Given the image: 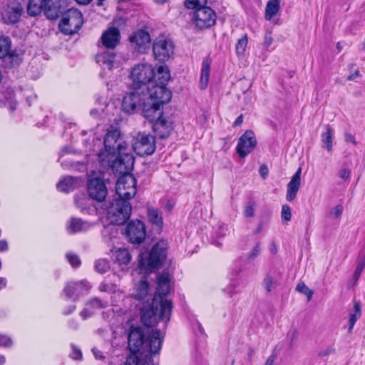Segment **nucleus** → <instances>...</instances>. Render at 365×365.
<instances>
[{"instance_id":"1a4fd4ad","label":"nucleus","mask_w":365,"mask_h":365,"mask_svg":"<svg viewBox=\"0 0 365 365\" xmlns=\"http://www.w3.org/2000/svg\"><path fill=\"white\" fill-rule=\"evenodd\" d=\"M144 101H145V91L133 87V91L127 93L122 101V109L128 113H134L141 110L143 113Z\"/></svg>"},{"instance_id":"2f4dec72","label":"nucleus","mask_w":365,"mask_h":365,"mask_svg":"<svg viewBox=\"0 0 365 365\" xmlns=\"http://www.w3.org/2000/svg\"><path fill=\"white\" fill-rule=\"evenodd\" d=\"M322 148L331 153L333 148V132L330 125H325V131L322 133Z\"/></svg>"},{"instance_id":"c756f323","label":"nucleus","mask_w":365,"mask_h":365,"mask_svg":"<svg viewBox=\"0 0 365 365\" xmlns=\"http://www.w3.org/2000/svg\"><path fill=\"white\" fill-rule=\"evenodd\" d=\"M46 0H29L27 6V12L29 15L36 16L44 11V6Z\"/></svg>"},{"instance_id":"a878e982","label":"nucleus","mask_w":365,"mask_h":365,"mask_svg":"<svg viewBox=\"0 0 365 365\" xmlns=\"http://www.w3.org/2000/svg\"><path fill=\"white\" fill-rule=\"evenodd\" d=\"M61 1V0H46L44 6V14L48 19H56L61 14H63V8Z\"/></svg>"},{"instance_id":"e2e57ef3","label":"nucleus","mask_w":365,"mask_h":365,"mask_svg":"<svg viewBox=\"0 0 365 365\" xmlns=\"http://www.w3.org/2000/svg\"><path fill=\"white\" fill-rule=\"evenodd\" d=\"M92 351L97 359H102L104 358L103 353L97 348H93Z\"/></svg>"},{"instance_id":"6e6d98bb","label":"nucleus","mask_w":365,"mask_h":365,"mask_svg":"<svg viewBox=\"0 0 365 365\" xmlns=\"http://www.w3.org/2000/svg\"><path fill=\"white\" fill-rule=\"evenodd\" d=\"M343 212V207L340 205L336 206L332 209L331 211V215L333 216L334 218H338L339 217Z\"/></svg>"},{"instance_id":"e433bc0d","label":"nucleus","mask_w":365,"mask_h":365,"mask_svg":"<svg viewBox=\"0 0 365 365\" xmlns=\"http://www.w3.org/2000/svg\"><path fill=\"white\" fill-rule=\"evenodd\" d=\"M155 76L158 78V84L164 86H165L170 77L168 68L165 66H160L158 68L157 73H155Z\"/></svg>"},{"instance_id":"4be33fe9","label":"nucleus","mask_w":365,"mask_h":365,"mask_svg":"<svg viewBox=\"0 0 365 365\" xmlns=\"http://www.w3.org/2000/svg\"><path fill=\"white\" fill-rule=\"evenodd\" d=\"M130 42L135 45V49L139 53H144L147 46L150 42V36L148 32L144 30H138L130 37Z\"/></svg>"},{"instance_id":"412c9836","label":"nucleus","mask_w":365,"mask_h":365,"mask_svg":"<svg viewBox=\"0 0 365 365\" xmlns=\"http://www.w3.org/2000/svg\"><path fill=\"white\" fill-rule=\"evenodd\" d=\"M120 38V34L117 28H110L105 31L101 38V41L103 47L113 51L118 44Z\"/></svg>"},{"instance_id":"7ed1b4c3","label":"nucleus","mask_w":365,"mask_h":365,"mask_svg":"<svg viewBox=\"0 0 365 365\" xmlns=\"http://www.w3.org/2000/svg\"><path fill=\"white\" fill-rule=\"evenodd\" d=\"M145 91V101H144L143 116L153 120L155 115L161 113L160 107L168 103L172 97L171 92L164 86L151 83Z\"/></svg>"},{"instance_id":"39448f33","label":"nucleus","mask_w":365,"mask_h":365,"mask_svg":"<svg viewBox=\"0 0 365 365\" xmlns=\"http://www.w3.org/2000/svg\"><path fill=\"white\" fill-rule=\"evenodd\" d=\"M166 250L167 244L161 240L153 247L148 259H145L143 254H140L138 267L140 271L148 273L160 267L166 258Z\"/></svg>"},{"instance_id":"72a5a7b5","label":"nucleus","mask_w":365,"mask_h":365,"mask_svg":"<svg viewBox=\"0 0 365 365\" xmlns=\"http://www.w3.org/2000/svg\"><path fill=\"white\" fill-rule=\"evenodd\" d=\"M280 9V0H269L266 5L265 19L271 20Z\"/></svg>"},{"instance_id":"bf43d9fd","label":"nucleus","mask_w":365,"mask_h":365,"mask_svg":"<svg viewBox=\"0 0 365 365\" xmlns=\"http://www.w3.org/2000/svg\"><path fill=\"white\" fill-rule=\"evenodd\" d=\"M344 140L346 142L351 143L354 145H357V142L355 140L354 135H353L350 133H345V134H344Z\"/></svg>"},{"instance_id":"c85d7f7f","label":"nucleus","mask_w":365,"mask_h":365,"mask_svg":"<svg viewBox=\"0 0 365 365\" xmlns=\"http://www.w3.org/2000/svg\"><path fill=\"white\" fill-rule=\"evenodd\" d=\"M79 185L78 179L71 176L64 177L56 185L57 189L61 192L73 191Z\"/></svg>"},{"instance_id":"9d476101","label":"nucleus","mask_w":365,"mask_h":365,"mask_svg":"<svg viewBox=\"0 0 365 365\" xmlns=\"http://www.w3.org/2000/svg\"><path fill=\"white\" fill-rule=\"evenodd\" d=\"M137 192L136 180L132 174L122 175L115 184V193L118 198L129 201Z\"/></svg>"},{"instance_id":"a211bd4d","label":"nucleus","mask_w":365,"mask_h":365,"mask_svg":"<svg viewBox=\"0 0 365 365\" xmlns=\"http://www.w3.org/2000/svg\"><path fill=\"white\" fill-rule=\"evenodd\" d=\"M257 145V140L254 133L251 130H247L240 138L236 150L240 158H245Z\"/></svg>"},{"instance_id":"680f3d73","label":"nucleus","mask_w":365,"mask_h":365,"mask_svg":"<svg viewBox=\"0 0 365 365\" xmlns=\"http://www.w3.org/2000/svg\"><path fill=\"white\" fill-rule=\"evenodd\" d=\"M269 170L266 165H262L259 168V173L263 179H266L268 175Z\"/></svg>"},{"instance_id":"4468645a","label":"nucleus","mask_w":365,"mask_h":365,"mask_svg":"<svg viewBox=\"0 0 365 365\" xmlns=\"http://www.w3.org/2000/svg\"><path fill=\"white\" fill-rule=\"evenodd\" d=\"M133 148L140 156L152 155L155 150V138L151 135L139 133L135 138Z\"/></svg>"},{"instance_id":"603ef678","label":"nucleus","mask_w":365,"mask_h":365,"mask_svg":"<svg viewBox=\"0 0 365 365\" xmlns=\"http://www.w3.org/2000/svg\"><path fill=\"white\" fill-rule=\"evenodd\" d=\"M272 277L270 275L267 274L263 280V286L268 292H270L272 291Z\"/></svg>"},{"instance_id":"5701e85b","label":"nucleus","mask_w":365,"mask_h":365,"mask_svg":"<svg viewBox=\"0 0 365 365\" xmlns=\"http://www.w3.org/2000/svg\"><path fill=\"white\" fill-rule=\"evenodd\" d=\"M301 173L302 168L299 167L287 184L286 200L288 202L293 201L297 197L301 185Z\"/></svg>"},{"instance_id":"338daca9","label":"nucleus","mask_w":365,"mask_h":365,"mask_svg":"<svg viewBox=\"0 0 365 365\" xmlns=\"http://www.w3.org/2000/svg\"><path fill=\"white\" fill-rule=\"evenodd\" d=\"M361 76L359 70H356L354 73L349 75L346 78L347 81H354L356 78Z\"/></svg>"},{"instance_id":"0e129e2a","label":"nucleus","mask_w":365,"mask_h":365,"mask_svg":"<svg viewBox=\"0 0 365 365\" xmlns=\"http://www.w3.org/2000/svg\"><path fill=\"white\" fill-rule=\"evenodd\" d=\"M276 358H277V356L275 354L270 355L268 357V359H267L264 365H275L274 362H275Z\"/></svg>"},{"instance_id":"b1692460","label":"nucleus","mask_w":365,"mask_h":365,"mask_svg":"<svg viewBox=\"0 0 365 365\" xmlns=\"http://www.w3.org/2000/svg\"><path fill=\"white\" fill-rule=\"evenodd\" d=\"M116 58V53L113 51H106L98 53L96 60L103 69L111 70L118 65Z\"/></svg>"},{"instance_id":"f704fd0d","label":"nucleus","mask_w":365,"mask_h":365,"mask_svg":"<svg viewBox=\"0 0 365 365\" xmlns=\"http://www.w3.org/2000/svg\"><path fill=\"white\" fill-rule=\"evenodd\" d=\"M11 41L9 37H0V58L11 56Z\"/></svg>"},{"instance_id":"2eb2a0df","label":"nucleus","mask_w":365,"mask_h":365,"mask_svg":"<svg viewBox=\"0 0 365 365\" xmlns=\"http://www.w3.org/2000/svg\"><path fill=\"white\" fill-rule=\"evenodd\" d=\"M194 21L200 29L209 28L215 24L216 14L211 8L203 6L195 9Z\"/></svg>"},{"instance_id":"5fc2aeb1","label":"nucleus","mask_w":365,"mask_h":365,"mask_svg":"<svg viewBox=\"0 0 365 365\" xmlns=\"http://www.w3.org/2000/svg\"><path fill=\"white\" fill-rule=\"evenodd\" d=\"M138 362L137 358L134 356H128L125 365H143L142 363ZM144 365H152L149 361Z\"/></svg>"},{"instance_id":"cd10ccee","label":"nucleus","mask_w":365,"mask_h":365,"mask_svg":"<svg viewBox=\"0 0 365 365\" xmlns=\"http://www.w3.org/2000/svg\"><path fill=\"white\" fill-rule=\"evenodd\" d=\"M113 260L119 265H127L130 263L132 257L128 250L118 248L112 250Z\"/></svg>"},{"instance_id":"864d4df0","label":"nucleus","mask_w":365,"mask_h":365,"mask_svg":"<svg viewBox=\"0 0 365 365\" xmlns=\"http://www.w3.org/2000/svg\"><path fill=\"white\" fill-rule=\"evenodd\" d=\"M227 226L225 224H222L219 225L217 230L215 232V235L218 237H223L227 235Z\"/></svg>"},{"instance_id":"20e7f679","label":"nucleus","mask_w":365,"mask_h":365,"mask_svg":"<svg viewBox=\"0 0 365 365\" xmlns=\"http://www.w3.org/2000/svg\"><path fill=\"white\" fill-rule=\"evenodd\" d=\"M104 150H101L98 155L103 164L109 165L111 159L118 152L128 149V143L123 140L118 129L108 130L104 137Z\"/></svg>"},{"instance_id":"f3484780","label":"nucleus","mask_w":365,"mask_h":365,"mask_svg":"<svg viewBox=\"0 0 365 365\" xmlns=\"http://www.w3.org/2000/svg\"><path fill=\"white\" fill-rule=\"evenodd\" d=\"M24 8L18 1H11L4 6L1 10V18L6 24L17 23L23 14Z\"/></svg>"},{"instance_id":"423d86ee","label":"nucleus","mask_w":365,"mask_h":365,"mask_svg":"<svg viewBox=\"0 0 365 365\" xmlns=\"http://www.w3.org/2000/svg\"><path fill=\"white\" fill-rule=\"evenodd\" d=\"M131 211L129 201L117 197L112 200L108 207L107 218L111 224L121 225L129 220Z\"/></svg>"},{"instance_id":"3c124183","label":"nucleus","mask_w":365,"mask_h":365,"mask_svg":"<svg viewBox=\"0 0 365 365\" xmlns=\"http://www.w3.org/2000/svg\"><path fill=\"white\" fill-rule=\"evenodd\" d=\"M68 148H64L62 151H61V154L60 155V157H59V160H61V165L63 167H65V168H69V167H71L73 166V164L72 163H69V164H67L66 163V161L67 160H70L71 159L70 158H66L64 159V155L66 153H68Z\"/></svg>"},{"instance_id":"dca6fc26","label":"nucleus","mask_w":365,"mask_h":365,"mask_svg":"<svg viewBox=\"0 0 365 365\" xmlns=\"http://www.w3.org/2000/svg\"><path fill=\"white\" fill-rule=\"evenodd\" d=\"M125 233L130 243L140 244L146 236L145 225L140 220H132L128 224Z\"/></svg>"},{"instance_id":"79ce46f5","label":"nucleus","mask_w":365,"mask_h":365,"mask_svg":"<svg viewBox=\"0 0 365 365\" xmlns=\"http://www.w3.org/2000/svg\"><path fill=\"white\" fill-rule=\"evenodd\" d=\"M247 45V38L244 36L238 40L236 45V52L238 55H243Z\"/></svg>"},{"instance_id":"ea45409f","label":"nucleus","mask_w":365,"mask_h":365,"mask_svg":"<svg viewBox=\"0 0 365 365\" xmlns=\"http://www.w3.org/2000/svg\"><path fill=\"white\" fill-rule=\"evenodd\" d=\"M95 269L98 272L104 274L110 269V263L105 259H100L96 262Z\"/></svg>"},{"instance_id":"c03bdc74","label":"nucleus","mask_w":365,"mask_h":365,"mask_svg":"<svg viewBox=\"0 0 365 365\" xmlns=\"http://www.w3.org/2000/svg\"><path fill=\"white\" fill-rule=\"evenodd\" d=\"M260 251H261V243L259 242L254 246V247L247 254V259L249 261H253L259 256Z\"/></svg>"},{"instance_id":"9b49d317","label":"nucleus","mask_w":365,"mask_h":365,"mask_svg":"<svg viewBox=\"0 0 365 365\" xmlns=\"http://www.w3.org/2000/svg\"><path fill=\"white\" fill-rule=\"evenodd\" d=\"M175 46L173 42L164 36L156 38L153 43V52L155 60L165 62L174 55Z\"/></svg>"},{"instance_id":"4c0bfd02","label":"nucleus","mask_w":365,"mask_h":365,"mask_svg":"<svg viewBox=\"0 0 365 365\" xmlns=\"http://www.w3.org/2000/svg\"><path fill=\"white\" fill-rule=\"evenodd\" d=\"M89 199L83 193L75 196V202L82 212L90 213V207L88 206Z\"/></svg>"},{"instance_id":"69168bd1","label":"nucleus","mask_w":365,"mask_h":365,"mask_svg":"<svg viewBox=\"0 0 365 365\" xmlns=\"http://www.w3.org/2000/svg\"><path fill=\"white\" fill-rule=\"evenodd\" d=\"M272 40L273 39H272L271 34H266L265 37H264V44H265V46L267 47H269L272 44Z\"/></svg>"},{"instance_id":"a18cd8bd","label":"nucleus","mask_w":365,"mask_h":365,"mask_svg":"<svg viewBox=\"0 0 365 365\" xmlns=\"http://www.w3.org/2000/svg\"><path fill=\"white\" fill-rule=\"evenodd\" d=\"M66 258L72 267H78L81 265V262L78 255L69 252L67 253Z\"/></svg>"},{"instance_id":"09e8293b","label":"nucleus","mask_w":365,"mask_h":365,"mask_svg":"<svg viewBox=\"0 0 365 365\" xmlns=\"http://www.w3.org/2000/svg\"><path fill=\"white\" fill-rule=\"evenodd\" d=\"M282 218L285 221H290L292 218V212L290 207L287 205H282Z\"/></svg>"},{"instance_id":"13d9d810","label":"nucleus","mask_w":365,"mask_h":365,"mask_svg":"<svg viewBox=\"0 0 365 365\" xmlns=\"http://www.w3.org/2000/svg\"><path fill=\"white\" fill-rule=\"evenodd\" d=\"M11 344V340L6 336L0 335V346H9Z\"/></svg>"},{"instance_id":"052dcab7","label":"nucleus","mask_w":365,"mask_h":365,"mask_svg":"<svg viewBox=\"0 0 365 365\" xmlns=\"http://www.w3.org/2000/svg\"><path fill=\"white\" fill-rule=\"evenodd\" d=\"M350 173H351L350 170H349V169H342L341 170L339 171V176L341 179L345 180H346V179H348L349 178Z\"/></svg>"},{"instance_id":"aec40b11","label":"nucleus","mask_w":365,"mask_h":365,"mask_svg":"<svg viewBox=\"0 0 365 365\" xmlns=\"http://www.w3.org/2000/svg\"><path fill=\"white\" fill-rule=\"evenodd\" d=\"M90 289L91 286L87 281L81 280L68 283L63 292L67 297L77 299L81 295L87 294Z\"/></svg>"},{"instance_id":"f257e3e1","label":"nucleus","mask_w":365,"mask_h":365,"mask_svg":"<svg viewBox=\"0 0 365 365\" xmlns=\"http://www.w3.org/2000/svg\"><path fill=\"white\" fill-rule=\"evenodd\" d=\"M170 276L163 271L158 277L157 294L153 299L151 307L144 305L141 309V321L148 327L154 326L158 319L168 322L172 313V302L165 297L170 292Z\"/></svg>"},{"instance_id":"49530a36","label":"nucleus","mask_w":365,"mask_h":365,"mask_svg":"<svg viewBox=\"0 0 365 365\" xmlns=\"http://www.w3.org/2000/svg\"><path fill=\"white\" fill-rule=\"evenodd\" d=\"M365 267V253L364 255L360 259L359 262L356 268L354 273V278L356 281L358 280L360 277L363 269Z\"/></svg>"},{"instance_id":"6e6552de","label":"nucleus","mask_w":365,"mask_h":365,"mask_svg":"<svg viewBox=\"0 0 365 365\" xmlns=\"http://www.w3.org/2000/svg\"><path fill=\"white\" fill-rule=\"evenodd\" d=\"M133 87L145 91L148 83H152L155 77L154 68L148 63H139L135 66L130 73Z\"/></svg>"},{"instance_id":"58836bf2","label":"nucleus","mask_w":365,"mask_h":365,"mask_svg":"<svg viewBox=\"0 0 365 365\" xmlns=\"http://www.w3.org/2000/svg\"><path fill=\"white\" fill-rule=\"evenodd\" d=\"M210 71V63L207 62H203L200 81V87L201 89H205L207 86L209 81Z\"/></svg>"},{"instance_id":"7c9ffc66","label":"nucleus","mask_w":365,"mask_h":365,"mask_svg":"<svg viewBox=\"0 0 365 365\" xmlns=\"http://www.w3.org/2000/svg\"><path fill=\"white\" fill-rule=\"evenodd\" d=\"M361 304L359 302L355 301L354 303L353 309L351 310V312L349 313V327H348L349 333H351L353 327H354L356 322L361 317Z\"/></svg>"},{"instance_id":"4d7b16f0","label":"nucleus","mask_w":365,"mask_h":365,"mask_svg":"<svg viewBox=\"0 0 365 365\" xmlns=\"http://www.w3.org/2000/svg\"><path fill=\"white\" fill-rule=\"evenodd\" d=\"M244 215L246 217H252L255 215V210L252 205H247L245 207Z\"/></svg>"},{"instance_id":"37998d69","label":"nucleus","mask_w":365,"mask_h":365,"mask_svg":"<svg viewBox=\"0 0 365 365\" xmlns=\"http://www.w3.org/2000/svg\"><path fill=\"white\" fill-rule=\"evenodd\" d=\"M207 0H186L185 6L187 9H197L205 6Z\"/></svg>"},{"instance_id":"6ab92c4d","label":"nucleus","mask_w":365,"mask_h":365,"mask_svg":"<svg viewBox=\"0 0 365 365\" xmlns=\"http://www.w3.org/2000/svg\"><path fill=\"white\" fill-rule=\"evenodd\" d=\"M155 120L153 125V130L159 138L163 139L167 138L171 134L173 129V123L164 118L162 115V113L159 115H155V118L152 120Z\"/></svg>"},{"instance_id":"473e14b6","label":"nucleus","mask_w":365,"mask_h":365,"mask_svg":"<svg viewBox=\"0 0 365 365\" xmlns=\"http://www.w3.org/2000/svg\"><path fill=\"white\" fill-rule=\"evenodd\" d=\"M150 291L148 282L145 280H140L135 287V298L140 301H144L148 297Z\"/></svg>"},{"instance_id":"f8f14e48","label":"nucleus","mask_w":365,"mask_h":365,"mask_svg":"<svg viewBox=\"0 0 365 365\" xmlns=\"http://www.w3.org/2000/svg\"><path fill=\"white\" fill-rule=\"evenodd\" d=\"M87 192L89 197L98 202H103L108 195L105 181L100 176H93L88 179Z\"/></svg>"},{"instance_id":"f03ea898","label":"nucleus","mask_w":365,"mask_h":365,"mask_svg":"<svg viewBox=\"0 0 365 365\" xmlns=\"http://www.w3.org/2000/svg\"><path fill=\"white\" fill-rule=\"evenodd\" d=\"M162 342L159 330L145 334L142 328L132 327L128 334V344L133 354L129 356L137 358L138 362L140 361L143 365L148 361L154 365L152 356L159 353Z\"/></svg>"},{"instance_id":"a19ab883","label":"nucleus","mask_w":365,"mask_h":365,"mask_svg":"<svg viewBox=\"0 0 365 365\" xmlns=\"http://www.w3.org/2000/svg\"><path fill=\"white\" fill-rule=\"evenodd\" d=\"M296 290L298 292L306 295L308 301L312 299L313 292L304 282H299L296 287Z\"/></svg>"},{"instance_id":"8fccbe9b","label":"nucleus","mask_w":365,"mask_h":365,"mask_svg":"<svg viewBox=\"0 0 365 365\" xmlns=\"http://www.w3.org/2000/svg\"><path fill=\"white\" fill-rule=\"evenodd\" d=\"M72 351L70 354V357L74 360H79L82 358V352L76 345L71 344Z\"/></svg>"},{"instance_id":"ddd939ff","label":"nucleus","mask_w":365,"mask_h":365,"mask_svg":"<svg viewBox=\"0 0 365 365\" xmlns=\"http://www.w3.org/2000/svg\"><path fill=\"white\" fill-rule=\"evenodd\" d=\"M128 149H123L117 153V158L112 161L111 167L113 171L120 175L130 174L133 166L135 159L133 155L127 152Z\"/></svg>"},{"instance_id":"bb28decb","label":"nucleus","mask_w":365,"mask_h":365,"mask_svg":"<svg viewBox=\"0 0 365 365\" xmlns=\"http://www.w3.org/2000/svg\"><path fill=\"white\" fill-rule=\"evenodd\" d=\"M91 224L86 221H83L80 218L72 217L67 224V231L70 234L78 232L86 231L88 230Z\"/></svg>"},{"instance_id":"de8ad7c7","label":"nucleus","mask_w":365,"mask_h":365,"mask_svg":"<svg viewBox=\"0 0 365 365\" xmlns=\"http://www.w3.org/2000/svg\"><path fill=\"white\" fill-rule=\"evenodd\" d=\"M336 349L335 347L333 345L328 346L324 349H321L318 352V356L320 358H324L326 356H329L331 354H335Z\"/></svg>"},{"instance_id":"393cba45","label":"nucleus","mask_w":365,"mask_h":365,"mask_svg":"<svg viewBox=\"0 0 365 365\" xmlns=\"http://www.w3.org/2000/svg\"><path fill=\"white\" fill-rule=\"evenodd\" d=\"M107 306V302L101 301L97 297L93 298L86 303V307L81 312L80 316L83 320H85L91 317L96 309H99Z\"/></svg>"},{"instance_id":"c9c22d12","label":"nucleus","mask_w":365,"mask_h":365,"mask_svg":"<svg viewBox=\"0 0 365 365\" xmlns=\"http://www.w3.org/2000/svg\"><path fill=\"white\" fill-rule=\"evenodd\" d=\"M148 217L149 221L153 225H155L157 229L160 230L163 226V218L160 215L158 210L148 207Z\"/></svg>"},{"instance_id":"0eeeda50","label":"nucleus","mask_w":365,"mask_h":365,"mask_svg":"<svg viewBox=\"0 0 365 365\" xmlns=\"http://www.w3.org/2000/svg\"><path fill=\"white\" fill-rule=\"evenodd\" d=\"M83 24L81 12L77 9L71 8L63 13L58 28L64 34L72 35L78 32Z\"/></svg>"},{"instance_id":"774afa93","label":"nucleus","mask_w":365,"mask_h":365,"mask_svg":"<svg viewBox=\"0 0 365 365\" xmlns=\"http://www.w3.org/2000/svg\"><path fill=\"white\" fill-rule=\"evenodd\" d=\"M8 250V244L5 240L0 241V251H6Z\"/></svg>"}]
</instances>
